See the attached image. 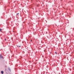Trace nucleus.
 I'll use <instances>...</instances> for the list:
<instances>
[{"mask_svg":"<svg viewBox=\"0 0 74 74\" xmlns=\"http://www.w3.org/2000/svg\"><path fill=\"white\" fill-rule=\"evenodd\" d=\"M0 58H3V56L1 54L0 55Z\"/></svg>","mask_w":74,"mask_h":74,"instance_id":"f257e3e1","label":"nucleus"},{"mask_svg":"<svg viewBox=\"0 0 74 74\" xmlns=\"http://www.w3.org/2000/svg\"><path fill=\"white\" fill-rule=\"evenodd\" d=\"M1 74H3V73H4V72L3 71H1Z\"/></svg>","mask_w":74,"mask_h":74,"instance_id":"f03ea898","label":"nucleus"},{"mask_svg":"<svg viewBox=\"0 0 74 74\" xmlns=\"http://www.w3.org/2000/svg\"><path fill=\"white\" fill-rule=\"evenodd\" d=\"M1 30H2L1 29H0V32L1 31Z\"/></svg>","mask_w":74,"mask_h":74,"instance_id":"7ed1b4c3","label":"nucleus"},{"mask_svg":"<svg viewBox=\"0 0 74 74\" xmlns=\"http://www.w3.org/2000/svg\"><path fill=\"white\" fill-rule=\"evenodd\" d=\"M18 14H19V13L17 14V15H18Z\"/></svg>","mask_w":74,"mask_h":74,"instance_id":"20e7f679","label":"nucleus"},{"mask_svg":"<svg viewBox=\"0 0 74 74\" xmlns=\"http://www.w3.org/2000/svg\"><path fill=\"white\" fill-rule=\"evenodd\" d=\"M55 53H56V54L57 53H56V52H55Z\"/></svg>","mask_w":74,"mask_h":74,"instance_id":"39448f33","label":"nucleus"},{"mask_svg":"<svg viewBox=\"0 0 74 74\" xmlns=\"http://www.w3.org/2000/svg\"><path fill=\"white\" fill-rule=\"evenodd\" d=\"M5 41H7V40H6V39H5Z\"/></svg>","mask_w":74,"mask_h":74,"instance_id":"423d86ee","label":"nucleus"},{"mask_svg":"<svg viewBox=\"0 0 74 74\" xmlns=\"http://www.w3.org/2000/svg\"><path fill=\"white\" fill-rule=\"evenodd\" d=\"M18 47H21V46H19Z\"/></svg>","mask_w":74,"mask_h":74,"instance_id":"0eeeda50","label":"nucleus"},{"mask_svg":"<svg viewBox=\"0 0 74 74\" xmlns=\"http://www.w3.org/2000/svg\"><path fill=\"white\" fill-rule=\"evenodd\" d=\"M31 41H32V40H31Z\"/></svg>","mask_w":74,"mask_h":74,"instance_id":"6e6552de","label":"nucleus"}]
</instances>
